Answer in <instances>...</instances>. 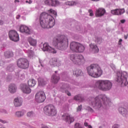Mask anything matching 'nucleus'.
I'll return each mask as SVG.
<instances>
[{"label":"nucleus","instance_id":"nucleus-14","mask_svg":"<svg viewBox=\"0 0 128 128\" xmlns=\"http://www.w3.org/2000/svg\"><path fill=\"white\" fill-rule=\"evenodd\" d=\"M62 118L66 122H68L69 124H70L72 122H74V117L71 116L70 115L68 114H64L62 116Z\"/></svg>","mask_w":128,"mask_h":128},{"label":"nucleus","instance_id":"nucleus-52","mask_svg":"<svg viewBox=\"0 0 128 128\" xmlns=\"http://www.w3.org/2000/svg\"><path fill=\"white\" fill-rule=\"evenodd\" d=\"M67 94H68V96H71L70 92H68Z\"/></svg>","mask_w":128,"mask_h":128},{"label":"nucleus","instance_id":"nucleus-4","mask_svg":"<svg viewBox=\"0 0 128 128\" xmlns=\"http://www.w3.org/2000/svg\"><path fill=\"white\" fill-rule=\"evenodd\" d=\"M88 76L96 78L102 76V70L98 64H92L86 68Z\"/></svg>","mask_w":128,"mask_h":128},{"label":"nucleus","instance_id":"nucleus-6","mask_svg":"<svg viewBox=\"0 0 128 128\" xmlns=\"http://www.w3.org/2000/svg\"><path fill=\"white\" fill-rule=\"evenodd\" d=\"M116 80L117 82L126 86L128 84V73L126 72H118L116 74Z\"/></svg>","mask_w":128,"mask_h":128},{"label":"nucleus","instance_id":"nucleus-50","mask_svg":"<svg viewBox=\"0 0 128 128\" xmlns=\"http://www.w3.org/2000/svg\"><path fill=\"white\" fill-rule=\"evenodd\" d=\"M122 39H120L119 42H118V44H122Z\"/></svg>","mask_w":128,"mask_h":128},{"label":"nucleus","instance_id":"nucleus-51","mask_svg":"<svg viewBox=\"0 0 128 128\" xmlns=\"http://www.w3.org/2000/svg\"><path fill=\"white\" fill-rule=\"evenodd\" d=\"M2 24H4V21L0 20V25L2 26Z\"/></svg>","mask_w":128,"mask_h":128},{"label":"nucleus","instance_id":"nucleus-33","mask_svg":"<svg viewBox=\"0 0 128 128\" xmlns=\"http://www.w3.org/2000/svg\"><path fill=\"white\" fill-rule=\"evenodd\" d=\"M66 6H76V2L74 1H68L66 2Z\"/></svg>","mask_w":128,"mask_h":128},{"label":"nucleus","instance_id":"nucleus-46","mask_svg":"<svg viewBox=\"0 0 128 128\" xmlns=\"http://www.w3.org/2000/svg\"><path fill=\"white\" fill-rule=\"evenodd\" d=\"M0 122H2V124H6V120H0Z\"/></svg>","mask_w":128,"mask_h":128},{"label":"nucleus","instance_id":"nucleus-1","mask_svg":"<svg viewBox=\"0 0 128 128\" xmlns=\"http://www.w3.org/2000/svg\"><path fill=\"white\" fill-rule=\"evenodd\" d=\"M102 100L104 102V104H108V102H110V98H108L106 95L101 94L96 96L95 98L90 97L88 98V102L90 106H92L94 108H97V110H100L102 105Z\"/></svg>","mask_w":128,"mask_h":128},{"label":"nucleus","instance_id":"nucleus-37","mask_svg":"<svg viewBox=\"0 0 128 128\" xmlns=\"http://www.w3.org/2000/svg\"><path fill=\"white\" fill-rule=\"evenodd\" d=\"M34 116V112H30L27 113V116L30 117Z\"/></svg>","mask_w":128,"mask_h":128},{"label":"nucleus","instance_id":"nucleus-49","mask_svg":"<svg viewBox=\"0 0 128 128\" xmlns=\"http://www.w3.org/2000/svg\"><path fill=\"white\" fill-rule=\"evenodd\" d=\"M128 34H127V35H124V38L125 40H128Z\"/></svg>","mask_w":128,"mask_h":128},{"label":"nucleus","instance_id":"nucleus-54","mask_svg":"<svg viewBox=\"0 0 128 128\" xmlns=\"http://www.w3.org/2000/svg\"><path fill=\"white\" fill-rule=\"evenodd\" d=\"M19 18H20V16H18Z\"/></svg>","mask_w":128,"mask_h":128},{"label":"nucleus","instance_id":"nucleus-43","mask_svg":"<svg viewBox=\"0 0 128 128\" xmlns=\"http://www.w3.org/2000/svg\"><path fill=\"white\" fill-rule=\"evenodd\" d=\"M39 62L41 66H44V64H42L44 62V61H42L40 60H39Z\"/></svg>","mask_w":128,"mask_h":128},{"label":"nucleus","instance_id":"nucleus-27","mask_svg":"<svg viewBox=\"0 0 128 128\" xmlns=\"http://www.w3.org/2000/svg\"><path fill=\"white\" fill-rule=\"evenodd\" d=\"M118 111L120 114L124 116H126V114H128V112H126V110L122 107L120 108H118Z\"/></svg>","mask_w":128,"mask_h":128},{"label":"nucleus","instance_id":"nucleus-40","mask_svg":"<svg viewBox=\"0 0 128 128\" xmlns=\"http://www.w3.org/2000/svg\"><path fill=\"white\" fill-rule=\"evenodd\" d=\"M96 42H97V44H101L102 43V39L100 38H97L96 40Z\"/></svg>","mask_w":128,"mask_h":128},{"label":"nucleus","instance_id":"nucleus-22","mask_svg":"<svg viewBox=\"0 0 128 128\" xmlns=\"http://www.w3.org/2000/svg\"><path fill=\"white\" fill-rule=\"evenodd\" d=\"M16 86L14 84H10L9 86L8 90L11 94H14L16 92Z\"/></svg>","mask_w":128,"mask_h":128},{"label":"nucleus","instance_id":"nucleus-35","mask_svg":"<svg viewBox=\"0 0 128 128\" xmlns=\"http://www.w3.org/2000/svg\"><path fill=\"white\" fill-rule=\"evenodd\" d=\"M48 12L50 13V14H54V16H56V12L54 11V10H53L52 9H50V10H48Z\"/></svg>","mask_w":128,"mask_h":128},{"label":"nucleus","instance_id":"nucleus-30","mask_svg":"<svg viewBox=\"0 0 128 128\" xmlns=\"http://www.w3.org/2000/svg\"><path fill=\"white\" fill-rule=\"evenodd\" d=\"M25 112H26V111L24 110H23L21 112H16V116L18 118H20V116H22L24 115Z\"/></svg>","mask_w":128,"mask_h":128},{"label":"nucleus","instance_id":"nucleus-31","mask_svg":"<svg viewBox=\"0 0 128 128\" xmlns=\"http://www.w3.org/2000/svg\"><path fill=\"white\" fill-rule=\"evenodd\" d=\"M73 74L76 76H80L82 74V70L77 69L74 71Z\"/></svg>","mask_w":128,"mask_h":128},{"label":"nucleus","instance_id":"nucleus-5","mask_svg":"<svg viewBox=\"0 0 128 128\" xmlns=\"http://www.w3.org/2000/svg\"><path fill=\"white\" fill-rule=\"evenodd\" d=\"M95 86L96 88L100 90L106 92V90H109L112 88V84L108 80H98L96 81Z\"/></svg>","mask_w":128,"mask_h":128},{"label":"nucleus","instance_id":"nucleus-12","mask_svg":"<svg viewBox=\"0 0 128 128\" xmlns=\"http://www.w3.org/2000/svg\"><path fill=\"white\" fill-rule=\"evenodd\" d=\"M9 38L13 42H18L20 40V36L16 31L11 30L9 32Z\"/></svg>","mask_w":128,"mask_h":128},{"label":"nucleus","instance_id":"nucleus-7","mask_svg":"<svg viewBox=\"0 0 128 128\" xmlns=\"http://www.w3.org/2000/svg\"><path fill=\"white\" fill-rule=\"evenodd\" d=\"M70 58L74 64L80 66L84 62V58L82 54H72L70 55Z\"/></svg>","mask_w":128,"mask_h":128},{"label":"nucleus","instance_id":"nucleus-38","mask_svg":"<svg viewBox=\"0 0 128 128\" xmlns=\"http://www.w3.org/2000/svg\"><path fill=\"white\" fill-rule=\"evenodd\" d=\"M87 110H88V112H94V110L92 108H90V106H87L86 108Z\"/></svg>","mask_w":128,"mask_h":128},{"label":"nucleus","instance_id":"nucleus-25","mask_svg":"<svg viewBox=\"0 0 128 128\" xmlns=\"http://www.w3.org/2000/svg\"><path fill=\"white\" fill-rule=\"evenodd\" d=\"M28 84L30 88H34L36 84V82L34 79H30L28 82Z\"/></svg>","mask_w":128,"mask_h":128},{"label":"nucleus","instance_id":"nucleus-9","mask_svg":"<svg viewBox=\"0 0 128 128\" xmlns=\"http://www.w3.org/2000/svg\"><path fill=\"white\" fill-rule=\"evenodd\" d=\"M70 48L73 52H84V46L78 42H71Z\"/></svg>","mask_w":128,"mask_h":128},{"label":"nucleus","instance_id":"nucleus-47","mask_svg":"<svg viewBox=\"0 0 128 128\" xmlns=\"http://www.w3.org/2000/svg\"><path fill=\"white\" fill-rule=\"evenodd\" d=\"M112 128H118V124H114Z\"/></svg>","mask_w":128,"mask_h":128},{"label":"nucleus","instance_id":"nucleus-23","mask_svg":"<svg viewBox=\"0 0 128 128\" xmlns=\"http://www.w3.org/2000/svg\"><path fill=\"white\" fill-rule=\"evenodd\" d=\"M28 40L30 46H36V40L32 37L28 38Z\"/></svg>","mask_w":128,"mask_h":128},{"label":"nucleus","instance_id":"nucleus-45","mask_svg":"<svg viewBox=\"0 0 128 128\" xmlns=\"http://www.w3.org/2000/svg\"><path fill=\"white\" fill-rule=\"evenodd\" d=\"M41 128H48V126L44 125V124H41Z\"/></svg>","mask_w":128,"mask_h":128},{"label":"nucleus","instance_id":"nucleus-39","mask_svg":"<svg viewBox=\"0 0 128 128\" xmlns=\"http://www.w3.org/2000/svg\"><path fill=\"white\" fill-rule=\"evenodd\" d=\"M84 126H86V127H88V128H92V126L88 125V122H85L84 123Z\"/></svg>","mask_w":128,"mask_h":128},{"label":"nucleus","instance_id":"nucleus-53","mask_svg":"<svg viewBox=\"0 0 128 128\" xmlns=\"http://www.w3.org/2000/svg\"><path fill=\"white\" fill-rule=\"evenodd\" d=\"M14 2H20V0H15Z\"/></svg>","mask_w":128,"mask_h":128},{"label":"nucleus","instance_id":"nucleus-3","mask_svg":"<svg viewBox=\"0 0 128 128\" xmlns=\"http://www.w3.org/2000/svg\"><path fill=\"white\" fill-rule=\"evenodd\" d=\"M68 44V40L66 36L58 34L53 38V46L59 50H64L66 48V44Z\"/></svg>","mask_w":128,"mask_h":128},{"label":"nucleus","instance_id":"nucleus-55","mask_svg":"<svg viewBox=\"0 0 128 128\" xmlns=\"http://www.w3.org/2000/svg\"><path fill=\"white\" fill-rule=\"evenodd\" d=\"M56 72V74L57 72H56H56Z\"/></svg>","mask_w":128,"mask_h":128},{"label":"nucleus","instance_id":"nucleus-41","mask_svg":"<svg viewBox=\"0 0 128 128\" xmlns=\"http://www.w3.org/2000/svg\"><path fill=\"white\" fill-rule=\"evenodd\" d=\"M88 12L90 13V16H94V13H92V12H93L92 10H88Z\"/></svg>","mask_w":128,"mask_h":128},{"label":"nucleus","instance_id":"nucleus-24","mask_svg":"<svg viewBox=\"0 0 128 128\" xmlns=\"http://www.w3.org/2000/svg\"><path fill=\"white\" fill-rule=\"evenodd\" d=\"M60 79V76L58 74H53L52 76V80L54 84H58Z\"/></svg>","mask_w":128,"mask_h":128},{"label":"nucleus","instance_id":"nucleus-11","mask_svg":"<svg viewBox=\"0 0 128 128\" xmlns=\"http://www.w3.org/2000/svg\"><path fill=\"white\" fill-rule=\"evenodd\" d=\"M46 98V94L42 91H40L36 94L35 100L37 102H44Z\"/></svg>","mask_w":128,"mask_h":128},{"label":"nucleus","instance_id":"nucleus-48","mask_svg":"<svg viewBox=\"0 0 128 128\" xmlns=\"http://www.w3.org/2000/svg\"><path fill=\"white\" fill-rule=\"evenodd\" d=\"M120 22L121 24H124V22H126V20H120Z\"/></svg>","mask_w":128,"mask_h":128},{"label":"nucleus","instance_id":"nucleus-28","mask_svg":"<svg viewBox=\"0 0 128 128\" xmlns=\"http://www.w3.org/2000/svg\"><path fill=\"white\" fill-rule=\"evenodd\" d=\"M74 100L82 102L84 100V99L80 95H77L74 97Z\"/></svg>","mask_w":128,"mask_h":128},{"label":"nucleus","instance_id":"nucleus-20","mask_svg":"<svg viewBox=\"0 0 128 128\" xmlns=\"http://www.w3.org/2000/svg\"><path fill=\"white\" fill-rule=\"evenodd\" d=\"M50 64L52 66H60V63L58 62V60L56 58H52L50 60Z\"/></svg>","mask_w":128,"mask_h":128},{"label":"nucleus","instance_id":"nucleus-15","mask_svg":"<svg viewBox=\"0 0 128 128\" xmlns=\"http://www.w3.org/2000/svg\"><path fill=\"white\" fill-rule=\"evenodd\" d=\"M104 14H106V10L104 8H99L96 10L95 16L96 18H100L104 16Z\"/></svg>","mask_w":128,"mask_h":128},{"label":"nucleus","instance_id":"nucleus-19","mask_svg":"<svg viewBox=\"0 0 128 128\" xmlns=\"http://www.w3.org/2000/svg\"><path fill=\"white\" fill-rule=\"evenodd\" d=\"M44 4L47 6H56L58 4H60V2L58 0H46Z\"/></svg>","mask_w":128,"mask_h":128},{"label":"nucleus","instance_id":"nucleus-18","mask_svg":"<svg viewBox=\"0 0 128 128\" xmlns=\"http://www.w3.org/2000/svg\"><path fill=\"white\" fill-rule=\"evenodd\" d=\"M110 12L112 14H114V16H120L121 14H124L125 10L124 8H117L112 10Z\"/></svg>","mask_w":128,"mask_h":128},{"label":"nucleus","instance_id":"nucleus-8","mask_svg":"<svg viewBox=\"0 0 128 128\" xmlns=\"http://www.w3.org/2000/svg\"><path fill=\"white\" fill-rule=\"evenodd\" d=\"M44 110L45 114H46V116H54L58 114L56 108L52 104L46 106L44 108Z\"/></svg>","mask_w":128,"mask_h":128},{"label":"nucleus","instance_id":"nucleus-34","mask_svg":"<svg viewBox=\"0 0 128 128\" xmlns=\"http://www.w3.org/2000/svg\"><path fill=\"white\" fill-rule=\"evenodd\" d=\"M28 58H32L34 56V51L28 50L27 52Z\"/></svg>","mask_w":128,"mask_h":128},{"label":"nucleus","instance_id":"nucleus-42","mask_svg":"<svg viewBox=\"0 0 128 128\" xmlns=\"http://www.w3.org/2000/svg\"><path fill=\"white\" fill-rule=\"evenodd\" d=\"M82 106L80 105L78 106L77 108V112H80V110H82Z\"/></svg>","mask_w":128,"mask_h":128},{"label":"nucleus","instance_id":"nucleus-2","mask_svg":"<svg viewBox=\"0 0 128 128\" xmlns=\"http://www.w3.org/2000/svg\"><path fill=\"white\" fill-rule=\"evenodd\" d=\"M40 26L42 28H50L56 24L54 18L44 12H42L40 14Z\"/></svg>","mask_w":128,"mask_h":128},{"label":"nucleus","instance_id":"nucleus-21","mask_svg":"<svg viewBox=\"0 0 128 128\" xmlns=\"http://www.w3.org/2000/svg\"><path fill=\"white\" fill-rule=\"evenodd\" d=\"M22 98H16L14 100V105L15 106H20L22 104Z\"/></svg>","mask_w":128,"mask_h":128},{"label":"nucleus","instance_id":"nucleus-56","mask_svg":"<svg viewBox=\"0 0 128 128\" xmlns=\"http://www.w3.org/2000/svg\"><path fill=\"white\" fill-rule=\"evenodd\" d=\"M16 18H18V17H16Z\"/></svg>","mask_w":128,"mask_h":128},{"label":"nucleus","instance_id":"nucleus-16","mask_svg":"<svg viewBox=\"0 0 128 128\" xmlns=\"http://www.w3.org/2000/svg\"><path fill=\"white\" fill-rule=\"evenodd\" d=\"M20 89L24 94H28L32 92V89H30L26 84H21Z\"/></svg>","mask_w":128,"mask_h":128},{"label":"nucleus","instance_id":"nucleus-44","mask_svg":"<svg viewBox=\"0 0 128 128\" xmlns=\"http://www.w3.org/2000/svg\"><path fill=\"white\" fill-rule=\"evenodd\" d=\"M26 4H30L32 3V0H29V1L26 0Z\"/></svg>","mask_w":128,"mask_h":128},{"label":"nucleus","instance_id":"nucleus-36","mask_svg":"<svg viewBox=\"0 0 128 128\" xmlns=\"http://www.w3.org/2000/svg\"><path fill=\"white\" fill-rule=\"evenodd\" d=\"M7 70H8V72H12V71H14V66H8L7 68Z\"/></svg>","mask_w":128,"mask_h":128},{"label":"nucleus","instance_id":"nucleus-17","mask_svg":"<svg viewBox=\"0 0 128 128\" xmlns=\"http://www.w3.org/2000/svg\"><path fill=\"white\" fill-rule=\"evenodd\" d=\"M20 32L26 34H32L30 29V28H28V27L24 25H22L20 26Z\"/></svg>","mask_w":128,"mask_h":128},{"label":"nucleus","instance_id":"nucleus-13","mask_svg":"<svg viewBox=\"0 0 128 128\" xmlns=\"http://www.w3.org/2000/svg\"><path fill=\"white\" fill-rule=\"evenodd\" d=\"M42 50L44 52H48L50 54H56V50L54 48L50 46L48 43L43 44Z\"/></svg>","mask_w":128,"mask_h":128},{"label":"nucleus","instance_id":"nucleus-26","mask_svg":"<svg viewBox=\"0 0 128 128\" xmlns=\"http://www.w3.org/2000/svg\"><path fill=\"white\" fill-rule=\"evenodd\" d=\"M90 48H92V52L95 54L98 52L99 50L96 44H90Z\"/></svg>","mask_w":128,"mask_h":128},{"label":"nucleus","instance_id":"nucleus-29","mask_svg":"<svg viewBox=\"0 0 128 128\" xmlns=\"http://www.w3.org/2000/svg\"><path fill=\"white\" fill-rule=\"evenodd\" d=\"M4 56L6 58H12V56H14V53H12V52L7 51L5 52Z\"/></svg>","mask_w":128,"mask_h":128},{"label":"nucleus","instance_id":"nucleus-32","mask_svg":"<svg viewBox=\"0 0 128 128\" xmlns=\"http://www.w3.org/2000/svg\"><path fill=\"white\" fill-rule=\"evenodd\" d=\"M38 83L39 86H45V84H46V82L44 80V79L39 78L38 79Z\"/></svg>","mask_w":128,"mask_h":128},{"label":"nucleus","instance_id":"nucleus-10","mask_svg":"<svg viewBox=\"0 0 128 128\" xmlns=\"http://www.w3.org/2000/svg\"><path fill=\"white\" fill-rule=\"evenodd\" d=\"M17 66L20 68L26 70L30 66L28 60L26 58H21L17 60Z\"/></svg>","mask_w":128,"mask_h":128}]
</instances>
